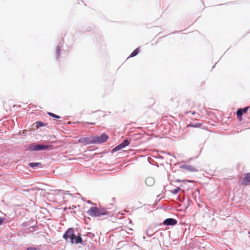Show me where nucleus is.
<instances>
[{
    "instance_id": "f257e3e1",
    "label": "nucleus",
    "mask_w": 250,
    "mask_h": 250,
    "mask_svg": "<svg viewBox=\"0 0 250 250\" xmlns=\"http://www.w3.org/2000/svg\"><path fill=\"white\" fill-rule=\"evenodd\" d=\"M88 215L91 217H100L101 216L108 214L107 210L104 208L91 207L87 210Z\"/></svg>"
},
{
    "instance_id": "f03ea898",
    "label": "nucleus",
    "mask_w": 250,
    "mask_h": 250,
    "mask_svg": "<svg viewBox=\"0 0 250 250\" xmlns=\"http://www.w3.org/2000/svg\"><path fill=\"white\" fill-rule=\"evenodd\" d=\"M52 145H31L29 146V150L31 151H39L41 150L47 149L51 148Z\"/></svg>"
},
{
    "instance_id": "7ed1b4c3",
    "label": "nucleus",
    "mask_w": 250,
    "mask_h": 250,
    "mask_svg": "<svg viewBox=\"0 0 250 250\" xmlns=\"http://www.w3.org/2000/svg\"><path fill=\"white\" fill-rule=\"evenodd\" d=\"M108 138V136L105 134H103L100 136L92 137L93 143H103L105 142Z\"/></svg>"
},
{
    "instance_id": "20e7f679",
    "label": "nucleus",
    "mask_w": 250,
    "mask_h": 250,
    "mask_svg": "<svg viewBox=\"0 0 250 250\" xmlns=\"http://www.w3.org/2000/svg\"><path fill=\"white\" fill-rule=\"evenodd\" d=\"M180 168L191 172H194L198 171L196 167L189 165H182L180 166Z\"/></svg>"
},
{
    "instance_id": "39448f33",
    "label": "nucleus",
    "mask_w": 250,
    "mask_h": 250,
    "mask_svg": "<svg viewBox=\"0 0 250 250\" xmlns=\"http://www.w3.org/2000/svg\"><path fill=\"white\" fill-rule=\"evenodd\" d=\"M74 236V230L72 228L68 229L67 231L65 232V233L63 235V238L67 240L68 238L71 239L72 237Z\"/></svg>"
},
{
    "instance_id": "423d86ee",
    "label": "nucleus",
    "mask_w": 250,
    "mask_h": 250,
    "mask_svg": "<svg viewBox=\"0 0 250 250\" xmlns=\"http://www.w3.org/2000/svg\"><path fill=\"white\" fill-rule=\"evenodd\" d=\"M250 184V173L245 174L242 179L240 185L247 186Z\"/></svg>"
},
{
    "instance_id": "0eeeda50",
    "label": "nucleus",
    "mask_w": 250,
    "mask_h": 250,
    "mask_svg": "<svg viewBox=\"0 0 250 250\" xmlns=\"http://www.w3.org/2000/svg\"><path fill=\"white\" fill-rule=\"evenodd\" d=\"M78 142L80 143L83 144L85 145L93 144L92 137H90V138H88V137L81 138L79 139Z\"/></svg>"
},
{
    "instance_id": "6e6552de",
    "label": "nucleus",
    "mask_w": 250,
    "mask_h": 250,
    "mask_svg": "<svg viewBox=\"0 0 250 250\" xmlns=\"http://www.w3.org/2000/svg\"><path fill=\"white\" fill-rule=\"evenodd\" d=\"M130 144V142L128 140H124L123 142L120 144L119 145L117 146L114 148V151H118L122 148H125V146H127Z\"/></svg>"
},
{
    "instance_id": "1a4fd4ad",
    "label": "nucleus",
    "mask_w": 250,
    "mask_h": 250,
    "mask_svg": "<svg viewBox=\"0 0 250 250\" xmlns=\"http://www.w3.org/2000/svg\"><path fill=\"white\" fill-rule=\"evenodd\" d=\"M71 239V243L72 244L75 243L76 244L82 243L83 242V240L80 236V235L76 236V235L74 234V236L72 237Z\"/></svg>"
},
{
    "instance_id": "9d476101",
    "label": "nucleus",
    "mask_w": 250,
    "mask_h": 250,
    "mask_svg": "<svg viewBox=\"0 0 250 250\" xmlns=\"http://www.w3.org/2000/svg\"><path fill=\"white\" fill-rule=\"evenodd\" d=\"M177 221L173 218H168L166 219L163 223L165 225H175L177 224Z\"/></svg>"
},
{
    "instance_id": "9b49d317",
    "label": "nucleus",
    "mask_w": 250,
    "mask_h": 250,
    "mask_svg": "<svg viewBox=\"0 0 250 250\" xmlns=\"http://www.w3.org/2000/svg\"><path fill=\"white\" fill-rule=\"evenodd\" d=\"M202 124L201 123H196V124H189L187 125V127H199L201 126Z\"/></svg>"
},
{
    "instance_id": "f8f14e48",
    "label": "nucleus",
    "mask_w": 250,
    "mask_h": 250,
    "mask_svg": "<svg viewBox=\"0 0 250 250\" xmlns=\"http://www.w3.org/2000/svg\"><path fill=\"white\" fill-rule=\"evenodd\" d=\"M95 116L96 117V119L98 120L101 119V117H104V115L103 112L101 111H98L97 113H96Z\"/></svg>"
},
{
    "instance_id": "ddd939ff",
    "label": "nucleus",
    "mask_w": 250,
    "mask_h": 250,
    "mask_svg": "<svg viewBox=\"0 0 250 250\" xmlns=\"http://www.w3.org/2000/svg\"><path fill=\"white\" fill-rule=\"evenodd\" d=\"M29 166L31 167H42L41 163H29Z\"/></svg>"
},
{
    "instance_id": "4468645a",
    "label": "nucleus",
    "mask_w": 250,
    "mask_h": 250,
    "mask_svg": "<svg viewBox=\"0 0 250 250\" xmlns=\"http://www.w3.org/2000/svg\"><path fill=\"white\" fill-rule=\"evenodd\" d=\"M146 185L150 186L154 183V180L151 177L147 178L146 180Z\"/></svg>"
},
{
    "instance_id": "2eb2a0df",
    "label": "nucleus",
    "mask_w": 250,
    "mask_h": 250,
    "mask_svg": "<svg viewBox=\"0 0 250 250\" xmlns=\"http://www.w3.org/2000/svg\"><path fill=\"white\" fill-rule=\"evenodd\" d=\"M139 52V48H136L135 50H134L132 53L130 55V57H133L135 56H136Z\"/></svg>"
},
{
    "instance_id": "dca6fc26",
    "label": "nucleus",
    "mask_w": 250,
    "mask_h": 250,
    "mask_svg": "<svg viewBox=\"0 0 250 250\" xmlns=\"http://www.w3.org/2000/svg\"><path fill=\"white\" fill-rule=\"evenodd\" d=\"M47 114L49 115L50 116L53 117V118H56V119H60V117L57 115H56L53 113H51V112H48L47 113Z\"/></svg>"
},
{
    "instance_id": "f3484780",
    "label": "nucleus",
    "mask_w": 250,
    "mask_h": 250,
    "mask_svg": "<svg viewBox=\"0 0 250 250\" xmlns=\"http://www.w3.org/2000/svg\"><path fill=\"white\" fill-rule=\"evenodd\" d=\"M61 52V49L60 47L58 46L56 48V54H57V57H59Z\"/></svg>"
},
{
    "instance_id": "a211bd4d",
    "label": "nucleus",
    "mask_w": 250,
    "mask_h": 250,
    "mask_svg": "<svg viewBox=\"0 0 250 250\" xmlns=\"http://www.w3.org/2000/svg\"><path fill=\"white\" fill-rule=\"evenodd\" d=\"M236 115H237V116H242V115H243V112L242 111H241V109H239L238 110H237V112H236Z\"/></svg>"
},
{
    "instance_id": "6ab92c4d",
    "label": "nucleus",
    "mask_w": 250,
    "mask_h": 250,
    "mask_svg": "<svg viewBox=\"0 0 250 250\" xmlns=\"http://www.w3.org/2000/svg\"><path fill=\"white\" fill-rule=\"evenodd\" d=\"M180 190V188L179 187H178L177 188H175L172 191V193L174 194H177Z\"/></svg>"
},
{
    "instance_id": "aec40b11",
    "label": "nucleus",
    "mask_w": 250,
    "mask_h": 250,
    "mask_svg": "<svg viewBox=\"0 0 250 250\" xmlns=\"http://www.w3.org/2000/svg\"><path fill=\"white\" fill-rule=\"evenodd\" d=\"M36 124L37 127H40L43 125V123L42 122H37Z\"/></svg>"
},
{
    "instance_id": "412c9836",
    "label": "nucleus",
    "mask_w": 250,
    "mask_h": 250,
    "mask_svg": "<svg viewBox=\"0 0 250 250\" xmlns=\"http://www.w3.org/2000/svg\"><path fill=\"white\" fill-rule=\"evenodd\" d=\"M248 107H244V108L243 109H241V111H242L243 113H245L247 112L248 109Z\"/></svg>"
},
{
    "instance_id": "4be33fe9",
    "label": "nucleus",
    "mask_w": 250,
    "mask_h": 250,
    "mask_svg": "<svg viewBox=\"0 0 250 250\" xmlns=\"http://www.w3.org/2000/svg\"><path fill=\"white\" fill-rule=\"evenodd\" d=\"M237 117L238 118L239 121H242V116H240V117L239 116H237Z\"/></svg>"
},
{
    "instance_id": "5701e85b",
    "label": "nucleus",
    "mask_w": 250,
    "mask_h": 250,
    "mask_svg": "<svg viewBox=\"0 0 250 250\" xmlns=\"http://www.w3.org/2000/svg\"><path fill=\"white\" fill-rule=\"evenodd\" d=\"M4 220L2 218H0V225L3 222Z\"/></svg>"
},
{
    "instance_id": "b1692460",
    "label": "nucleus",
    "mask_w": 250,
    "mask_h": 250,
    "mask_svg": "<svg viewBox=\"0 0 250 250\" xmlns=\"http://www.w3.org/2000/svg\"><path fill=\"white\" fill-rule=\"evenodd\" d=\"M27 250H36V249L34 248H28Z\"/></svg>"
},
{
    "instance_id": "393cba45",
    "label": "nucleus",
    "mask_w": 250,
    "mask_h": 250,
    "mask_svg": "<svg viewBox=\"0 0 250 250\" xmlns=\"http://www.w3.org/2000/svg\"><path fill=\"white\" fill-rule=\"evenodd\" d=\"M176 181L178 182H182V181L181 180L178 179L176 180Z\"/></svg>"
},
{
    "instance_id": "a878e982",
    "label": "nucleus",
    "mask_w": 250,
    "mask_h": 250,
    "mask_svg": "<svg viewBox=\"0 0 250 250\" xmlns=\"http://www.w3.org/2000/svg\"><path fill=\"white\" fill-rule=\"evenodd\" d=\"M187 181L188 182H193L192 181H191V180H187Z\"/></svg>"
},
{
    "instance_id": "bb28decb",
    "label": "nucleus",
    "mask_w": 250,
    "mask_h": 250,
    "mask_svg": "<svg viewBox=\"0 0 250 250\" xmlns=\"http://www.w3.org/2000/svg\"><path fill=\"white\" fill-rule=\"evenodd\" d=\"M88 124H91V125H94L95 124L94 123H89Z\"/></svg>"
},
{
    "instance_id": "cd10ccee",
    "label": "nucleus",
    "mask_w": 250,
    "mask_h": 250,
    "mask_svg": "<svg viewBox=\"0 0 250 250\" xmlns=\"http://www.w3.org/2000/svg\"><path fill=\"white\" fill-rule=\"evenodd\" d=\"M192 114H195V112H192Z\"/></svg>"
}]
</instances>
